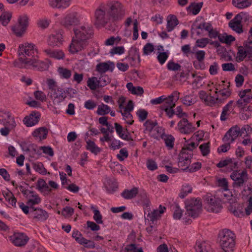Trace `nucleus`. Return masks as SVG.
I'll return each instance as SVG.
<instances>
[{"label":"nucleus","instance_id":"56","mask_svg":"<svg viewBox=\"0 0 252 252\" xmlns=\"http://www.w3.org/2000/svg\"><path fill=\"white\" fill-rule=\"evenodd\" d=\"M74 213V209L70 207L66 206L62 210L61 214L64 218H67L71 217Z\"/></svg>","mask_w":252,"mask_h":252},{"label":"nucleus","instance_id":"14","mask_svg":"<svg viewBox=\"0 0 252 252\" xmlns=\"http://www.w3.org/2000/svg\"><path fill=\"white\" fill-rule=\"evenodd\" d=\"M29 237L23 233H15L10 236V240L17 247H22L27 244Z\"/></svg>","mask_w":252,"mask_h":252},{"label":"nucleus","instance_id":"28","mask_svg":"<svg viewBox=\"0 0 252 252\" xmlns=\"http://www.w3.org/2000/svg\"><path fill=\"white\" fill-rule=\"evenodd\" d=\"M49 4L53 7L65 8L70 5V0H49Z\"/></svg>","mask_w":252,"mask_h":252},{"label":"nucleus","instance_id":"63","mask_svg":"<svg viewBox=\"0 0 252 252\" xmlns=\"http://www.w3.org/2000/svg\"><path fill=\"white\" fill-rule=\"evenodd\" d=\"M128 152L126 149L123 148L120 150L119 154L117 155V157L120 161H123L128 157Z\"/></svg>","mask_w":252,"mask_h":252},{"label":"nucleus","instance_id":"31","mask_svg":"<svg viewBox=\"0 0 252 252\" xmlns=\"http://www.w3.org/2000/svg\"><path fill=\"white\" fill-rule=\"evenodd\" d=\"M179 24L178 20L176 16L170 15L167 18V30L168 32H171Z\"/></svg>","mask_w":252,"mask_h":252},{"label":"nucleus","instance_id":"49","mask_svg":"<svg viewBox=\"0 0 252 252\" xmlns=\"http://www.w3.org/2000/svg\"><path fill=\"white\" fill-rule=\"evenodd\" d=\"M91 209L93 211L94 215L93 218L97 224H101L103 223L102 220V216L100 214L99 210H96L94 206L91 207Z\"/></svg>","mask_w":252,"mask_h":252},{"label":"nucleus","instance_id":"35","mask_svg":"<svg viewBox=\"0 0 252 252\" xmlns=\"http://www.w3.org/2000/svg\"><path fill=\"white\" fill-rule=\"evenodd\" d=\"M181 99L184 105L190 106L196 103L197 96L193 94H190L186 95L184 97L181 98Z\"/></svg>","mask_w":252,"mask_h":252},{"label":"nucleus","instance_id":"43","mask_svg":"<svg viewBox=\"0 0 252 252\" xmlns=\"http://www.w3.org/2000/svg\"><path fill=\"white\" fill-rule=\"evenodd\" d=\"M58 72L62 78L68 79L71 76V71L66 68L59 67Z\"/></svg>","mask_w":252,"mask_h":252},{"label":"nucleus","instance_id":"12","mask_svg":"<svg viewBox=\"0 0 252 252\" xmlns=\"http://www.w3.org/2000/svg\"><path fill=\"white\" fill-rule=\"evenodd\" d=\"M247 173L246 170L239 172L237 170L234 171L231 174L230 177L234 181L233 187L235 188L242 186L247 179Z\"/></svg>","mask_w":252,"mask_h":252},{"label":"nucleus","instance_id":"7","mask_svg":"<svg viewBox=\"0 0 252 252\" xmlns=\"http://www.w3.org/2000/svg\"><path fill=\"white\" fill-rule=\"evenodd\" d=\"M186 214L193 218L197 217L201 213L202 204L199 199L191 198L185 202Z\"/></svg>","mask_w":252,"mask_h":252},{"label":"nucleus","instance_id":"34","mask_svg":"<svg viewBox=\"0 0 252 252\" xmlns=\"http://www.w3.org/2000/svg\"><path fill=\"white\" fill-rule=\"evenodd\" d=\"M3 115L4 116H2V117L4 118L5 120H6V123H4V125L11 129L14 128L16 124L14 118L11 116L10 113L9 112H5Z\"/></svg>","mask_w":252,"mask_h":252},{"label":"nucleus","instance_id":"42","mask_svg":"<svg viewBox=\"0 0 252 252\" xmlns=\"http://www.w3.org/2000/svg\"><path fill=\"white\" fill-rule=\"evenodd\" d=\"M37 189L40 191H47L48 192L51 191L45 181L42 179H39L37 182Z\"/></svg>","mask_w":252,"mask_h":252},{"label":"nucleus","instance_id":"22","mask_svg":"<svg viewBox=\"0 0 252 252\" xmlns=\"http://www.w3.org/2000/svg\"><path fill=\"white\" fill-rule=\"evenodd\" d=\"M63 35L58 32L51 35L48 38V45L51 46H59L62 44Z\"/></svg>","mask_w":252,"mask_h":252},{"label":"nucleus","instance_id":"38","mask_svg":"<svg viewBox=\"0 0 252 252\" xmlns=\"http://www.w3.org/2000/svg\"><path fill=\"white\" fill-rule=\"evenodd\" d=\"M160 217V215H159L158 210H154L153 211L148 213L147 216L145 217V219L151 222L150 224H153L155 221H156Z\"/></svg>","mask_w":252,"mask_h":252},{"label":"nucleus","instance_id":"25","mask_svg":"<svg viewBox=\"0 0 252 252\" xmlns=\"http://www.w3.org/2000/svg\"><path fill=\"white\" fill-rule=\"evenodd\" d=\"M250 58L252 56L251 50H244V47L240 46L238 48V52L236 57V61L238 63L244 61L247 56Z\"/></svg>","mask_w":252,"mask_h":252},{"label":"nucleus","instance_id":"26","mask_svg":"<svg viewBox=\"0 0 252 252\" xmlns=\"http://www.w3.org/2000/svg\"><path fill=\"white\" fill-rule=\"evenodd\" d=\"M114 68V63L109 62L108 63L105 62L97 64L96 66V70L100 73H103L109 70H110L111 71H112Z\"/></svg>","mask_w":252,"mask_h":252},{"label":"nucleus","instance_id":"19","mask_svg":"<svg viewBox=\"0 0 252 252\" xmlns=\"http://www.w3.org/2000/svg\"><path fill=\"white\" fill-rule=\"evenodd\" d=\"M40 118L39 112H32L29 116L24 118L23 122L27 126H32L38 123Z\"/></svg>","mask_w":252,"mask_h":252},{"label":"nucleus","instance_id":"2","mask_svg":"<svg viewBox=\"0 0 252 252\" xmlns=\"http://www.w3.org/2000/svg\"><path fill=\"white\" fill-rule=\"evenodd\" d=\"M198 146L194 142L187 144L182 148L178 158V165L184 171H188L193 156V150Z\"/></svg>","mask_w":252,"mask_h":252},{"label":"nucleus","instance_id":"59","mask_svg":"<svg viewBox=\"0 0 252 252\" xmlns=\"http://www.w3.org/2000/svg\"><path fill=\"white\" fill-rule=\"evenodd\" d=\"M167 67L169 70L177 71L180 69L181 66L178 63H175L174 62L170 61L168 62L167 65Z\"/></svg>","mask_w":252,"mask_h":252},{"label":"nucleus","instance_id":"13","mask_svg":"<svg viewBox=\"0 0 252 252\" xmlns=\"http://www.w3.org/2000/svg\"><path fill=\"white\" fill-rule=\"evenodd\" d=\"M239 96L240 98L236 102V106L243 108L252 99V92L251 89H246L240 92Z\"/></svg>","mask_w":252,"mask_h":252},{"label":"nucleus","instance_id":"54","mask_svg":"<svg viewBox=\"0 0 252 252\" xmlns=\"http://www.w3.org/2000/svg\"><path fill=\"white\" fill-rule=\"evenodd\" d=\"M199 148L200 150L202 155L203 156H206L210 152V143L208 142L203 143L199 146Z\"/></svg>","mask_w":252,"mask_h":252},{"label":"nucleus","instance_id":"21","mask_svg":"<svg viewBox=\"0 0 252 252\" xmlns=\"http://www.w3.org/2000/svg\"><path fill=\"white\" fill-rule=\"evenodd\" d=\"M131 66H135L139 63L140 58L139 52L136 48H131L129 51V56L127 57Z\"/></svg>","mask_w":252,"mask_h":252},{"label":"nucleus","instance_id":"51","mask_svg":"<svg viewBox=\"0 0 252 252\" xmlns=\"http://www.w3.org/2000/svg\"><path fill=\"white\" fill-rule=\"evenodd\" d=\"M33 168L35 171L39 172L40 174L43 175L46 174L47 171L44 167L43 164L41 162L33 163Z\"/></svg>","mask_w":252,"mask_h":252},{"label":"nucleus","instance_id":"48","mask_svg":"<svg viewBox=\"0 0 252 252\" xmlns=\"http://www.w3.org/2000/svg\"><path fill=\"white\" fill-rule=\"evenodd\" d=\"M192 191V188L190 186L186 184L183 185L181 189L179 196L181 198H185L189 193H191Z\"/></svg>","mask_w":252,"mask_h":252},{"label":"nucleus","instance_id":"44","mask_svg":"<svg viewBox=\"0 0 252 252\" xmlns=\"http://www.w3.org/2000/svg\"><path fill=\"white\" fill-rule=\"evenodd\" d=\"M231 134V140H235L239 136H242L241 129L237 126L231 127L228 130Z\"/></svg>","mask_w":252,"mask_h":252},{"label":"nucleus","instance_id":"11","mask_svg":"<svg viewBox=\"0 0 252 252\" xmlns=\"http://www.w3.org/2000/svg\"><path fill=\"white\" fill-rule=\"evenodd\" d=\"M37 57L33 59H26L23 60V63H25L26 68H30L32 67L39 70H46L48 68V65L47 63L38 60Z\"/></svg>","mask_w":252,"mask_h":252},{"label":"nucleus","instance_id":"47","mask_svg":"<svg viewBox=\"0 0 252 252\" xmlns=\"http://www.w3.org/2000/svg\"><path fill=\"white\" fill-rule=\"evenodd\" d=\"M157 125L158 123L156 121H153L150 120H147L144 124L145 130L150 132V134L152 133L155 126Z\"/></svg>","mask_w":252,"mask_h":252},{"label":"nucleus","instance_id":"20","mask_svg":"<svg viewBox=\"0 0 252 252\" xmlns=\"http://www.w3.org/2000/svg\"><path fill=\"white\" fill-rule=\"evenodd\" d=\"M196 252H213L209 242L197 241L194 246Z\"/></svg>","mask_w":252,"mask_h":252},{"label":"nucleus","instance_id":"40","mask_svg":"<svg viewBox=\"0 0 252 252\" xmlns=\"http://www.w3.org/2000/svg\"><path fill=\"white\" fill-rule=\"evenodd\" d=\"M27 204L29 205H34L38 204L41 202V199L39 195L33 191V193H31L28 197Z\"/></svg>","mask_w":252,"mask_h":252},{"label":"nucleus","instance_id":"5","mask_svg":"<svg viewBox=\"0 0 252 252\" xmlns=\"http://www.w3.org/2000/svg\"><path fill=\"white\" fill-rule=\"evenodd\" d=\"M47 84L49 89L48 96L53 100L55 104H59L66 98L65 92L58 86L55 80L48 79Z\"/></svg>","mask_w":252,"mask_h":252},{"label":"nucleus","instance_id":"27","mask_svg":"<svg viewBox=\"0 0 252 252\" xmlns=\"http://www.w3.org/2000/svg\"><path fill=\"white\" fill-rule=\"evenodd\" d=\"M32 208L35 212L34 213V218L37 220L44 221L48 219L49 215L46 211L40 208L34 209L33 207H32Z\"/></svg>","mask_w":252,"mask_h":252},{"label":"nucleus","instance_id":"6","mask_svg":"<svg viewBox=\"0 0 252 252\" xmlns=\"http://www.w3.org/2000/svg\"><path fill=\"white\" fill-rule=\"evenodd\" d=\"M34 47L35 45L33 44L28 43L19 45L18 51V54L19 56H23L25 57V58L20 57L19 60L23 63V60L26 59H33L35 57H37V50Z\"/></svg>","mask_w":252,"mask_h":252},{"label":"nucleus","instance_id":"15","mask_svg":"<svg viewBox=\"0 0 252 252\" xmlns=\"http://www.w3.org/2000/svg\"><path fill=\"white\" fill-rule=\"evenodd\" d=\"M178 127L181 133L186 134L192 133L195 130V127L186 118H183L178 123Z\"/></svg>","mask_w":252,"mask_h":252},{"label":"nucleus","instance_id":"4","mask_svg":"<svg viewBox=\"0 0 252 252\" xmlns=\"http://www.w3.org/2000/svg\"><path fill=\"white\" fill-rule=\"evenodd\" d=\"M220 239V246L223 252H230L233 251L235 246L236 236L230 230L224 229L219 233Z\"/></svg>","mask_w":252,"mask_h":252},{"label":"nucleus","instance_id":"33","mask_svg":"<svg viewBox=\"0 0 252 252\" xmlns=\"http://www.w3.org/2000/svg\"><path fill=\"white\" fill-rule=\"evenodd\" d=\"M234 103L233 100H230L229 102L223 107L222 111L220 115V120L224 121L227 119V116L229 115L228 112L230 109H233L232 105Z\"/></svg>","mask_w":252,"mask_h":252},{"label":"nucleus","instance_id":"53","mask_svg":"<svg viewBox=\"0 0 252 252\" xmlns=\"http://www.w3.org/2000/svg\"><path fill=\"white\" fill-rule=\"evenodd\" d=\"M163 129L161 126H155L152 133L150 134L151 136L155 139H158L159 135H165L163 133Z\"/></svg>","mask_w":252,"mask_h":252},{"label":"nucleus","instance_id":"1","mask_svg":"<svg viewBox=\"0 0 252 252\" xmlns=\"http://www.w3.org/2000/svg\"><path fill=\"white\" fill-rule=\"evenodd\" d=\"M74 36L69 46V51L74 54L82 50L88 44V40L93 35L92 27L83 25L73 29Z\"/></svg>","mask_w":252,"mask_h":252},{"label":"nucleus","instance_id":"16","mask_svg":"<svg viewBox=\"0 0 252 252\" xmlns=\"http://www.w3.org/2000/svg\"><path fill=\"white\" fill-rule=\"evenodd\" d=\"M207 209L209 212L217 213L220 212L222 208L220 200L214 197L208 198L207 199Z\"/></svg>","mask_w":252,"mask_h":252},{"label":"nucleus","instance_id":"37","mask_svg":"<svg viewBox=\"0 0 252 252\" xmlns=\"http://www.w3.org/2000/svg\"><path fill=\"white\" fill-rule=\"evenodd\" d=\"M233 4L240 9L247 8L252 4V0H232Z\"/></svg>","mask_w":252,"mask_h":252},{"label":"nucleus","instance_id":"57","mask_svg":"<svg viewBox=\"0 0 252 252\" xmlns=\"http://www.w3.org/2000/svg\"><path fill=\"white\" fill-rule=\"evenodd\" d=\"M210 41V40L208 38L198 39L195 42V46L200 48H204L209 43Z\"/></svg>","mask_w":252,"mask_h":252},{"label":"nucleus","instance_id":"32","mask_svg":"<svg viewBox=\"0 0 252 252\" xmlns=\"http://www.w3.org/2000/svg\"><path fill=\"white\" fill-rule=\"evenodd\" d=\"M48 130L45 127H40L36 129L32 133L34 137H39L40 140L45 139L47 137Z\"/></svg>","mask_w":252,"mask_h":252},{"label":"nucleus","instance_id":"24","mask_svg":"<svg viewBox=\"0 0 252 252\" xmlns=\"http://www.w3.org/2000/svg\"><path fill=\"white\" fill-rule=\"evenodd\" d=\"M44 52L48 57L57 60L63 59L64 57V54L61 50H53L50 48H47L44 50Z\"/></svg>","mask_w":252,"mask_h":252},{"label":"nucleus","instance_id":"17","mask_svg":"<svg viewBox=\"0 0 252 252\" xmlns=\"http://www.w3.org/2000/svg\"><path fill=\"white\" fill-rule=\"evenodd\" d=\"M95 18L97 23L101 25H105L111 20L106 10L105 9L103 10L101 8L95 10Z\"/></svg>","mask_w":252,"mask_h":252},{"label":"nucleus","instance_id":"50","mask_svg":"<svg viewBox=\"0 0 252 252\" xmlns=\"http://www.w3.org/2000/svg\"><path fill=\"white\" fill-rule=\"evenodd\" d=\"M98 80L100 87H103L111 82V80L109 78L108 76L105 74H101Z\"/></svg>","mask_w":252,"mask_h":252},{"label":"nucleus","instance_id":"23","mask_svg":"<svg viewBox=\"0 0 252 252\" xmlns=\"http://www.w3.org/2000/svg\"><path fill=\"white\" fill-rule=\"evenodd\" d=\"M114 125L116 132L120 137L126 141L132 140L131 137L129 136L126 128L124 129L122 126L117 123H115Z\"/></svg>","mask_w":252,"mask_h":252},{"label":"nucleus","instance_id":"45","mask_svg":"<svg viewBox=\"0 0 252 252\" xmlns=\"http://www.w3.org/2000/svg\"><path fill=\"white\" fill-rule=\"evenodd\" d=\"M87 86L92 90H95L100 87L97 78L95 77L89 78L87 81Z\"/></svg>","mask_w":252,"mask_h":252},{"label":"nucleus","instance_id":"58","mask_svg":"<svg viewBox=\"0 0 252 252\" xmlns=\"http://www.w3.org/2000/svg\"><path fill=\"white\" fill-rule=\"evenodd\" d=\"M202 2L191 4V5L189 6L188 8L189 9L191 6H192L191 12L192 14L196 15L200 12L201 8L202 7Z\"/></svg>","mask_w":252,"mask_h":252},{"label":"nucleus","instance_id":"52","mask_svg":"<svg viewBox=\"0 0 252 252\" xmlns=\"http://www.w3.org/2000/svg\"><path fill=\"white\" fill-rule=\"evenodd\" d=\"M139 195L140 197L141 202H142L146 207L149 206L150 201L146 191L145 190L141 191Z\"/></svg>","mask_w":252,"mask_h":252},{"label":"nucleus","instance_id":"3","mask_svg":"<svg viewBox=\"0 0 252 252\" xmlns=\"http://www.w3.org/2000/svg\"><path fill=\"white\" fill-rule=\"evenodd\" d=\"M105 10L113 21H119L124 18L126 15V8L123 3L118 0L108 2Z\"/></svg>","mask_w":252,"mask_h":252},{"label":"nucleus","instance_id":"18","mask_svg":"<svg viewBox=\"0 0 252 252\" xmlns=\"http://www.w3.org/2000/svg\"><path fill=\"white\" fill-rule=\"evenodd\" d=\"M180 93L178 91H174L167 97H165L164 104L161 106V108H174L176 106V102L179 100Z\"/></svg>","mask_w":252,"mask_h":252},{"label":"nucleus","instance_id":"61","mask_svg":"<svg viewBox=\"0 0 252 252\" xmlns=\"http://www.w3.org/2000/svg\"><path fill=\"white\" fill-rule=\"evenodd\" d=\"M194 53L196 59L199 63H202L204 61L205 56V52L204 51L199 50L195 53Z\"/></svg>","mask_w":252,"mask_h":252},{"label":"nucleus","instance_id":"41","mask_svg":"<svg viewBox=\"0 0 252 252\" xmlns=\"http://www.w3.org/2000/svg\"><path fill=\"white\" fill-rule=\"evenodd\" d=\"M161 138L164 140L165 145L169 149H171L173 148L174 145V137L169 134L162 135Z\"/></svg>","mask_w":252,"mask_h":252},{"label":"nucleus","instance_id":"64","mask_svg":"<svg viewBox=\"0 0 252 252\" xmlns=\"http://www.w3.org/2000/svg\"><path fill=\"white\" fill-rule=\"evenodd\" d=\"M221 67L224 71H231L236 70L234 65L231 63H223Z\"/></svg>","mask_w":252,"mask_h":252},{"label":"nucleus","instance_id":"29","mask_svg":"<svg viewBox=\"0 0 252 252\" xmlns=\"http://www.w3.org/2000/svg\"><path fill=\"white\" fill-rule=\"evenodd\" d=\"M223 103V99H220L218 96L215 98L210 94L208 99L206 100L205 104L211 107L216 106L219 107Z\"/></svg>","mask_w":252,"mask_h":252},{"label":"nucleus","instance_id":"9","mask_svg":"<svg viewBox=\"0 0 252 252\" xmlns=\"http://www.w3.org/2000/svg\"><path fill=\"white\" fill-rule=\"evenodd\" d=\"M29 24V18L27 15L20 16L18 23L15 25L12 30L17 36H21L25 32Z\"/></svg>","mask_w":252,"mask_h":252},{"label":"nucleus","instance_id":"60","mask_svg":"<svg viewBox=\"0 0 252 252\" xmlns=\"http://www.w3.org/2000/svg\"><path fill=\"white\" fill-rule=\"evenodd\" d=\"M200 29L202 30L201 23L198 24L197 21H195L191 26V32L192 34H193L195 32H196V34L198 36H199L201 34V32L197 30Z\"/></svg>","mask_w":252,"mask_h":252},{"label":"nucleus","instance_id":"39","mask_svg":"<svg viewBox=\"0 0 252 252\" xmlns=\"http://www.w3.org/2000/svg\"><path fill=\"white\" fill-rule=\"evenodd\" d=\"M86 149L91 153L96 155L100 152V149L96 145L94 141L89 140L86 142Z\"/></svg>","mask_w":252,"mask_h":252},{"label":"nucleus","instance_id":"62","mask_svg":"<svg viewBox=\"0 0 252 252\" xmlns=\"http://www.w3.org/2000/svg\"><path fill=\"white\" fill-rule=\"evenodd\" d=\"M35 98L41 101H45L46 99V96L45 94L42 91H36L34 93Z\"/></svg>","mask_w":252,"mask_h":252},{"label":"nucleus","instance_id":"46","mask_svg":"<svg viewBox=\"0 0 252 252\" xmlns=\"http://www.w3.org/2000/svg\"><path fill=\"white\" fill-rule=\"evenodd\" d=\"M110 112V107L107 105L101 103L98 105L96 111L98 115L103 116L106 115Z\"/></svg>","mask_w":252,"mask_h":252},{"label":"nucleus","instance_id":"10","mask_svg":"<svg viewBox=\"0 0 252 252\" xmlns=\"http://www.w3.org/2000/svg\"><path fill=\"white\" fill-rule=\"evenodd\" d=\"M244 15V12L237 14L228 23V27L238 34H241L244 32L242 20Z\"/></svg>","mask_w":252,"mask_h":252},{"label":"nucleus","instance_id":"8","mask_svg":"<svg viewBox=\"0 0 252 252\" xmlns=\"http://www.w3.org/2000/svg\"><path fill=\"white\" fill-rule=\"evenodd\" d=\"M79 17L76 12L69 13L64 16L61 20V24L66 28H70L79 24Z\"/></svg>","mask_w":252,"mask_h":252},{"label":"nucleus","instance_id":"55","mask_svg":"<svg viewBox=\"0 0 252 252\" xmlns=\"http://www.w3.org/2000/svg\"><path fill=\"white\" fill-rule=\"evenodd\" d=\"M11 18V14L5 13L0 16V23L3 26L7 25Z\"/></svg>","mask_w":252,"mask_h":252},{"label":"nucleus","instance_id":"30","mask_svg":"<svg viewBox=\"0 0 252 252\" xmlns=\"http://www.w3.org/2000/svg\"><path fill=\"white\" fill-rule=\"evenodd\" d=\"M138 193V189L136 187H134L132 189H125L121 193L123 197L126 199H130L135 197Z\"/></svg>","mask_w":252,"mask_h":252},{"label":"nucleus","instance_id":"36","mask_svg":"<svg viewBox=\"0 0 252 252\" xmlns=\"http://www.w3.org/2000/svg\"><path fill=\"white\" fill-rule=\"evenodd\" d=\"M106 189L109 193H112L118 188V184L114 179H107L105 185Z\"/></svg>","mask_w":252,"mask_h":252}]
</instances>
